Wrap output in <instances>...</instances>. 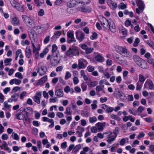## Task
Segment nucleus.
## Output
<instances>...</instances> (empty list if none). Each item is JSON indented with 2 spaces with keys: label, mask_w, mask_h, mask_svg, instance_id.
Instances as JSON below:
<instances>
[{
  "label": "nucleus",
  "mask_w": 154,
  "mask_h": 154,
  "mask_svg": "<svg viewBox=\"0 0 154 154\" xmlns=\"http://www.w3.org/2000/svg\"><path fill=\"white\" fill-rule=\"evenodd\" d=\"M115 51L118 53L122 55L124 57L130 58L132 57L131 53L128 50L126 47L116 45L114 46Z\"/></svg>",
  "instance_id": "1"
},
{
  "label": "nucleus",
  "mask_w": 154,
  "mask_h": 154,
  "mask_svg": "<svg viewBox=\"0 0 154 154\" xmlns=\"http://www.w3.org/2000/svg\"><path fill=\"white\" fill-rule=\"evenodd\" d=\"M103 134L104 137L107 139L106 141L109 143L111 144L116 140L112 132L111 131H107L103 133Z\"/></svg>",
  "instance_id": "2"
},
{
  "label": "nucleus",
  "mask_w": 154,
  "mask_h": 154,
  "mask_svg": "<svg viewBox=\"0 0 154 154\" xmlns=\"http://www.w3.org/2000/svg\"><path fill=\"white\" fill-rule=\"evenodd\" d=\"M136 1L138 7V8H136V12L139 14L140 13L143 12L145 6L143 2L141 0H136Z\"/></svg>",
  "instance_id": "3"
},
{
  "label": "nucleus",
  "mask_w": 154,
  "mask_h": 154,
  "mask_svg": "<svg viewBox=\"0 0 154 154\" xmlns=\"http://www.w3.org/2000/svg\"><path fill=\"white\" fill-rule=\"evenodd\" d=\"M78 54V50L75 48H69L65 53V55L69 57H72Z\"/></svg>",
  "instance_id": "4"
},
{
  "label": "nucleus",
  "mask_w": 154,
  "mask_h": 154,
  "mask_svg": "<svg viewBox=\"0 0 154 154\" xmlns=\"http://www.w3.org/2000/svg\"><path fill=\"white\" fill-rule=\"evenodd\" d=\"M60 60L57 54L52 56L50 58V63L52 66H56L60 63Z\"/></svg>",
  "instance_id": "5"
},
{
  "label": "nucleus",
  "mask_w": 154,
  "mask_h": 154,
  "mask_svg": "<svg viewBox=\"0 0 154 154\" xmlns=\"http://www.w3.org/2000/svg\"><path fill=\"white\" fill-rule=\"evenodd\" d=\"M28 112H26V113L25 114L23 113H20L17 115V118L19 120H23L24 124L26 125L28 118Z\"/></svg>",
  "instance_id": "6"
},
{
  "label": "nucleus",
  "mask_w": 154,
  "mask_h": 154,
  "mask_svg": "<svg viewBox=\"0 0 154 154\" xmlns=\"http://www.w3.org/2000/svg\"><path fill=\"white\" fill-rule=\"evenodd\" d=\"M22 18L24 23L27 25L31 26H34V22L30 17L26 15H23Z\"/></svg>",
  "instance_id": "7"
},
{
  "label": "nucleus",
  "mask_w": 154,
  "mask_h": 154,
  "mask_svg": "<svg viewBox=\"0 0 154 154\" xmlns=\"http://www.w3.org/2000/svg\"><path fill=\"white\" fill-rule=\"evenodd\" d=\"M67 42L69 44H70L73 42H75L76 40L74 37V34L73 32L71 31H68L67 33Z\"/></svg>",
  "instance_id": "8"
},
{
  "label": "nucleus",
  "mask_w": 154,
  "mask_h": 154,
  "mask_svg": "<svg viewBox=\"0 0 154 154\" xmlns=\"http://www.w3.org/2000/svg\"><path fill=\"white\" fill-rule=\"evenodd\" d=\"M112 20H107L105 18H103L101 20L100 23L101 25L106 29H109V27L110 23Z\"/></svg>",
  "instance_id": "9"
},
{
  "label": "nucleus",
  "mask_w": 154,
  "mask_h": 154,
  "mask_svg": "<svg viewBox=\"0 0 154 154\" xmlns=\"http://www.w3.org/2000/svg\"><path fill=\"white\" fill-rule=\"evenodd\" d=\"M75 35L76 38L80 42L82 41L85 38V34L82 32L76 31Z\"/></svg>",
  "instance_id": "10"
},
{
  "label": "nucleus",
  "mask_w": 154,
  "mask_h": 154,
  "mask_svg": "<svg viewBox=\"0 0 154 154\" xmlns=\"http://www.w3.org/2000/svg\"><path fill=\"white\" fill-rule=\"evenodd\" d=\"M101 108L103 109L105 112L107 113H111L114 110L113 107H109L108 105L105 104L102 105Z\"/></svg>",
  "instance_id": "11"
},
{
  "label": "nucleus",
  "mask_w": 154,
  "mask_h": 154,
  "mask_svg": "<svg viewBox=\"0 0 154 154\" xmlns=\"http://www.w3.org/2000/svg\"><path fill=\"white\" fill-rule=\"evenodd\" d=\"M42 96V93L38 92L36 93L35 95L33 97L32 99L34 101L38 104L40 103V99Z\"/></svg>",
  "instance_id": "12"
},
{
  "label": "nucleus",
  "mask_w": 154,
  "mask_h": 154,
  "mask_svg": "<svg viewBox=\"0 0 154 154\" xmlns=\"http://www.w3.org/2000/svg\"><path fill=\"white\" fill-rule=\"evenodd\" d=\"M86 61L83 59H81L78 61V67L79 69H84L86 67V65H85L84 64L86 63Z\"/></svg>",
  "instance_id": "13"
},
{
  "label": "nucleus",
  "mask_w": 154,
  "mask_h": 154,
  "mask_svg": "<svg viewBox=\"0 0 154 154\" xmlns=\"http://www.w3.org/2000/svg\"><path fill=\"white\" fill-rule=\"evenodd\" d=\"M97 55L95 57V60L97 62L102 63L105 61V58L102 54L99 53H97Z\"/></svg>",
  "instance_id": "14"
},
{
  "label": "nucleus",
  "mask_w": 154,
  "mask_h": 154,
  "mask_svg": "<svg viewBox=\"0 0 154 154\" xmlns=\"http://www.w3.org/2000/svg\"><path fill=\"white\" fill-rule=\"evenodd\" d=\"M107 3L112 10H114L117 7V4L112 0H107Z\"/></svg>",
  "instance_id": "15"
},
{
  "label": "nucleus",
  "mask_w": 154,
  "mask_h": 154,
  "mask_svg": "<svg viewBox=\"0 0 154 154\" xmlns=\"http://www.w3.org/2000/svg\"><path fill=\"white\" fill-rule=\"evenodd\" d=\"M47 71V68L45 66H42L38 68L37 72L39 74V75L42 76L44 75Z\"/></svg>",
  "instance_id": "16"
},
{
  "label": "nucleus",
  "mask_w": 154,
  "mask_h": 154,
  "mask_svg": "<svg viewBox=\"0 0 154 154\" xmlns=\"http://www.w3.org/2000/svg\"><path fill=\"white\" fill-rule=\"evenodd\" d=\"M110 23L109 28L108 29H110L112 32H115L116 31V29L114 22L112 20Z\"/></svg>",
  "instance_id": "17"
},
{
  "label": "nucleus",
  "mask_w": 154,
  "mask_h": 154,
  "mask_svg": "<svg viewBox=\"0 0 154 154\" xmlns=\"http://www.w3.org/2000/svg\"><path fill=\"white\" fill-rule=\"evenodd\" d=\"M140 64H139L138 66L143 69H147L149 67L147 63L143 60L142 61V62L140 63Z\"/></svg>",
  "instance_id": "18"
},
{
  "label": "nucleus",
  "mask_w": 154,
  "mask_h": 154,
  "mask_svg": "<svg viewBox=\"0 0 154 154\" xmlns=\"http://www.w3.org/2000/svg\"><path fill=\"white\" fill-rule=\"evenodd\" d=\"M133 58L134 62L138 65L139 64H140V63L141 62H142V61L143 60L142 58H140L137 55L133 56Z\"/></svg>",
  "instance_id": "19"
},
{
  "label": "nucleus",
  "mask_w": 154,
  "mask_h": 154,
  "mask_svg": "<svg viewBox=\"0 0 154 154\" xmlns=\"http://www.w3.org/2000/svg\"><path fill=\"white\" fill-rule=\"evenodd\" d=\"M21 81L20 80L15 78L10 80L9 83L11 85H12L14 83L16 85H19L21 84Z\"/></svg>",
  "instance_id": "20"
},
{
  "label": "nucleus",
  "mask_w": 154,
  "mask_h": 154,
  "mask_svg": "<svg viewBox=\"0 0 154 154\" xmlns=\"http://www.w3.org/2000/svg\"><path fill=\"white\" fill-rule=\"evenodd\" d=\"M25 52L26 57L28 58L30 57L31 54V51L29 47H27L26 48Z\"/></svg>",
  "instance_id": "21"
},
{
  "label": "nucleus",
  "mask_w": 154,
  "mask_h": 154,
  "mask_svg": "<svg viewBox=\"0 0 154 154\" xmlns=\"http://www.w3.org/2000/svg\"><path fill=\"white\" fill-rule=\"evenodd\" d=\"M77 0H70L67 3V5L69 8L74 7L76 4V2Z\"/></svg>",
  "instance_id": "22"
},
{
  "label": "nucleus",
  "mask_w": 154,
  "mask_h": 154,
  "mask_svg": "<svg viewBox=\"0 0 154 154\" xmlns=\"http://www.w3.org/2000/svg\"><path fill=\"white\" fill-rule=\"evenodd\" d=\"M55 95L58 97H62L63 95V92L61 89L57 90L55 92Z\"/></svg>",
  "instance_id": "23"
},
{
  "label": "nucleus",
  "mask_w": 154,
  "mask_h": 154,
  "mask_svg": "<svg viewBox=\"0 0 154 154\" xmlns=\"http://www.w3.org/2000/svg\"><path fill=\"white\" fill-rule=\"evenodd\" d=\"M87 84L90 87H94L97 85L98 84V82L97 81L92 82L90 80V81L88 82Z\"/></svg>",
  "instance_id": "24"
},
{
  "label": "nucleus",
  "mask_w": 154,
  "mask_h": 154,
  "mask_svg": "<svg viewBox=\"0 0 154 154\" xmlns=\"http://www.w3.org/2000/svg\"><path fill=\"white\" fill-rule=\"evenodd\" d=\"M146 83L147 84L149 89L151 90L154 89V85L151 80H148L146 82L145 84Z\"/></svg>",
  "instance_id": "25"
},
{
  "label": "nucleus",
  "mask_w": 154,
  "mask_h": 154,
  "mask_svg": "<svg viewBox=\"0 0 154 154\" xmlns=\"http://www.w3.org/2000/svg\"><path fill=\"white\" fill-rule=\"evenodd\" d=\"M11 23L14 26H17L19 24V20L16 17H15L12 19Z\"/></svg>",
  "instance_id": "26"
},
{
  "label": "nucleus",
  "mask_w": 154,
  "mask_h": 154,
  "mask_svg": "<svg viewBox=\"0 0 154 154\" xmlns=\"http://www.w3.org/2000/svg\"><path fill=\"white\" fill-rule=\"evenodd\" d=\"M119 29L121 33L123 35H126L127 30L123 26H121L119 27Z\"/></svg>",
  "instance_id": "27"
},
{
  "label": "nucleus",
  "mask_w": 154,
  "mask_h": 154,
  "mask_svg": "<svg viewBox=\"0 0 154 154\" xmlns=\"http://www.w3.org/2000/svg\"><path fill=\"white\" fill-rule=\"evenodd\" d=\"M15 8L21 12H23L24 10V5H20L18 4Z\"/></svg>",
  "instance_id": "28"
},
{
  "label": "nucleus",
  "mask_w": 154,
  "mask_h": 154,
  "mask_svg": "<svg viewBox=\"0 0 154 154\" xmlns=\"http://www.w3.org/2000/svg\"><path fill=\"white\" fill-rule=\"evenodd\" d=\"M110 116L111 119L116 120L118 121H120L121 120V118L119 116L114 114H111Z\"/></svg>",
  "instance_id": "29"
},
{
  "label": "nucleus",
  "mask_w": 154,
  "mask_h": 154,
  "mask_svg": "<svg viewBox=\"0 0 154 154\" xmlns=\"http://www.w3.org/2000/svg\"><path fill=\"white\" fill-rule=\"evenodd\" d=\"M48 46H47V47H46L45 48V49H44L43 50L42 52L40 54V56L41 58H43L44 57V56L45 55H46L48 53Z\"/></svg>",
  "instance_id": "30"
},
{
  "label": "nucleus",
  "mask_w": 154,
  "mask_h": 154,
  "mask_svg": "<svg viewBox=\"0 0 154 154\" xmlns=\"http://www.w3.org/2000/svg\"><path fill=\"white\" fill-rule=\"evenodd\" d=\"M95 126L97 127V129L100 131H102L103 129V124L100 122H98L96 124Z\"/></svg>",
  "instance_id": "31"
},
{
  "label": "nucleus",
  "mask_w": 154,
  "mask_h": 154,
  "mask_svg": "<svg viewBox=\"0 0 154 154\" xmlns=\"http://www.w3.org/2000/svg\"><path fill=\"white\" fill-rule=\"evenodd\" d=\"M19 96V94H16L11 96V98L13 101L16 102L18 100V97Z\"/></svg>",
  "instance_id": "32"
},
{
  "label": "nucleus",
  "mask_w": 154,
  "mask_h": 154,
  "mask_svg": "<svg viewBox=\"0 0 154 154\" xmlns=\"http://www.w3.org/2000/svg\"><path fill=\"white\" fill-rule=\"evenodd\" d=\"M47 76H45L42 78L39 81L37 85H42L47 80Z\"/></svg>",
  "instance_id": "33"
},
{
  "label": "nucleus",
  "mask_w": 154,
  "mask_h": 154,
  "mask_svg": "<svg viewBox=\"0 0 154 154\" xmlns=\"http://www.w3.org/2000/svg\"><path fill=\"white\" fill-rule=\"evenodd\" d=\"M11 137L19 141L20 140L19 136L17 133H15L14 132L12 133Z\"/></svg>",
  "instance_id": "34"
},
{
  "label": "nucleus",
  "mask_w": 154,
  "mask_h": 154,
  "mask_svg": "<svg viewBox=\"0 0 154 154\" xmlns=\"http://www.w3.org/2000/svg\"><path fill=\"white\" fill-rule=\"evenodd\" d=\"M119 128L118 127H116L113 131V134H114L113 136L115 140L118 134L119 133Z\"/></svg>",
  "instance_id": "35"
},
{
  "label": "nucleus",
  "mask_w": 154,
  "mask_h": 154,
  "mask_svg": "<svg viewBox=\"0 0 154 154\" xmlns=\"http://www.w3.org/2000/svg\"><path fill=\"white\" fill-rule=\"evenodd\" d=\"M80 11L83 12H90L91 11V9L90 7H82L80 8Z\"/></svg>",
  "instance_id": "36"
},
{
  "label": "nucleus",
  "mask_w": 154,
  "mask_h": 154,
  "mask_svg": "<svg viewBox=\"0 0 154 154\" xmlns=\"http://www.w3.org/2000/svg\"><path fill=\"white\" fill-rule=\"evenodd\" d=\"M12 60L11 58H6L4 61V63L5 64V66L8 65H10V62L12 61Z\"/></svg>",
  "instance_id": "37"
},
{
  "label": "nucleus",
  "mask_w": 154,
  "mask_h": 154,
  "mask_svg": "<svg viewBox=\"0 0 154 154\" xmlns=\"http://www.w3.org/2000/svg\"><path fill=\"white\" fill-rule=\"evenodd\" d=\"M81 148V146L80 144L77 145L73 149L72 152L74 153L77 152Z\"/></svg>",
  "instance_id": "38"
},
{
  "label": "nucleus",
  "mask_w": 154,
  "mask_h": 154,
  "mask_svg": "<svg viewBox=\"0 0 154 154\" xmlns=\"http://www.w3.org/2000/svg\"><path fill=\"white\" fill-rule=\"evenodd\" d=\"M81 114L82 116L83 117H87L89 116V113L86 110H83L82 111Z\"/></svg>",
  "instance_id": "39"
},
{
  "label": "nucleus",
  "mask_w": 154,
  "mask_h": 154,
  "mask_svg": "<svg viewBox=\"0 0 154 154\" xmlns=\"http://www.w3.org/2000/svg\"><path fill=\"white\" fill-rule=\"evenodd\" d=\"M65 114L71 116L72 114V110L70 107H67L66 109V111L64 112Z\"/></svg>",
  "instance_id": "40"
},
{
  "label": "nucleus",
  "mask_w": 154,
  "mask_h": 154,
  "mask_svg": "<svg viewBox=\"0 0 154 154\" xmlns=\"http://www.w3.org/2000/svg\"><path fill=\"white\" fill-rule=\"evenodd\" d=\"M1 149L5 150L8 147V145L6 142L3 141L2 143V146H0Z\"/></svg>",
  "instance_id": "41"
},
{
  "label": "nucleus",
  "mask_w": 154,
  "mask_h": 154,
  "mask_svg": "<svg viewBox=\"0 0 154 154\" xmlns=\"http://www.w3.org/2000/svg\"><path fill=\"white\" fill-rule=\"evenodd\" d=\"M127 4H125L123 3H121L118 5V7L119 9H124L127 8Z\"/></svg>",
  "instance_id": "42"
},
{
  "label": "nucleus",
  "mask_w": 154,
  "mask_h": 154,
  "mask_svg": "<svg viewBox=\"0 0 154 154\" xmlns=\"http://www.w3.org/2000/svg\"><path fill=\"white\" fill-rule=\"evenodd\" d=\"M97 121V119L96 117L93 116L92 117H90L89 119V122L91 123H93Z\"/></svg>",
  "instance_id": "43"
},
{
  "label": "nucleus",
  "mask_w": 154,
  "mask_h": 154,
  "mask_svg": "<svg viewBox=\"0 0 154 154\" xmlns=\"http://www.w3.org/2000/svg\"><path fill=\"white\" fill-rule=\"evenodd\" d=\"M26 109H27V110L29 111V112H32L33 111L32 109L30 107H26V109H25L24 107H22L20 109V110L21 111L23 110L22 111L23 112V111H25Z\"/></svg>",
  "instance_id": "44"
},
{
  "label": "nucleus",
  "mask_w": 154,
  "mask_h": 154,
  "mask_svg": "<svg viewBox=\"0 0 154 154\" xmlns=\"http://www.w3.org/2000/svg\"><path fill=\"white\" fill-rule=\"evenodd\" d=\"M71 77V73L69 71H66V74L65 77V79L68 80Z\"/></svg>",
  "instance_id": "45"
},
{
  "label": "nucleus",
  "mask_w": 154,
  "mask_h": 154,
  "mask_svg": "<svg viewBox=\"0 0 154 154\" xmlns=\"http://www.w3.org/2000/svg\"><path fill=\"white\" fill-rule=\"evenodd\" d=\"M98 34L95 32H93L92 35L90 37V38L91 40L95 39L97 38Z\"/></svg>",
  "instance_id": "46"
},
{
  "label": "nucleus",
  "mask_w": 154,
  "mask_h": 154,
  "mask_svg": "<svg viewBox=\"0 0 154 154\" xmlns=\"http://www.w3.org/2000/svg\"><path fill=\"white\" fill-rule=\"evenodd\" d=\"M112 56L113 59L116 61H119V59L120 57L119 55L116 53H113L112 54Z\"/></svg>",
  "instance_id": "47"
},
{
  "label": "nucleus",
  "mask_w": 154,
  "mask_h": 154,
  "mask_svg": "<svg viewBox=\"0 0 154 154\" xmlns=\"http://www.w3.org/2000/svg\"><path fill=\"white\" fill-rule=\"evenodd\" d=\"M142 86V83L138 82L137 83L136 89L137 90H140Z\"/></svg>",
  "instance_id": "48"
},
{
  "label": "nucleus",
  "mask_w": 154,
  "mask_h": 154,
  "mask_svg": "<svg viewBox=\"0 0 154 154\" xmlns=\"http://www.w3.org/2000/svg\"><path fill=\"white\" fill-rule=\"evenodd\" d=\"M15 77H17L20 79H22L23 78V76L21 73L19 72L16 73L15 75Z\"/></svg>",
  "instance_id": "49"
},
{
  "label": "nucleus",
  "mask_w": 154,
  "mask_h": 154,
  "mask_svg": "<svg viewBox=\"0 0 154 154\" xmlns=\"http://www.w3.org/2000/svg\"><path fill=\"white\" fill-rule=\"evenodd\" d=\"M118 95V96L122 100H124V98H123V97H126L125 94L122 92H121L120 91L119 92Z\"/></svg>",
  "instance_id": "50"
},
{
  "label": "nucleus",
  "mask_w": 154,
  "mask_h": 154,
  "mask_svg": "<svg viewBox=\"0 0 154 154\" xmlns=\"http://www.w3.org/2000/svg\"><path fill=\"white\" fill-rule=\"evenodd\" d=\"M139 79L140 82H142V83L145 80L144 77L140 74L139 75Z\"/></svg>",
  "instance_id": "51"
},
{
  "label": "nucleus",
  "mask_w": 154,
  "mask_h": 154,
  "mask_svg": "<svg viewBox=\"0 0 154 154\" xmlns=\"http://www.w3.org/2000/svg\"><path fill=\"white\" fill-rule=\"evenodd\" d=\"M81 88L83 92L87 90V85L85 83L83 82L81 85Z\"/></svg>",
  "instance_id": "52"
},
{
  "label": "nucleus",
  "mask_w": 154,
  "mask_h": 154,
  "mask_svg": "<svg viewBox=\"0 0 154 154\" xmlns=\"http://www.w3.org/2000/svg\"><path fill=\"white\" fill-rule=\"evenodd\" d=\"M94 49L92 48H88L85 51L86 53L87 54H88L91 53L94 50Z\"/></svg>",
  "instance_id": "53"
},
{
  "label": "nucleus",
  "mask_w": 154,
  "mask_h": 154,
  "mask_svg": "<svg viewBox=\"0 0 154 154\" xmlns=\"http://www.w3.org/2000/svg\"><path fill=\"white\" fill-rule=\"evenodd\" d=\"M27 93L25 91H23L22 92L20 96V98L21 99L23 100L24 97L27 95Z\"/></svg>",
  "instance_id": "54"
},
{
  "label": "nucleus",
  "mask_w": 154,
  "mask_h": 154,
  "mask_svg": "<svg viewBox=\"0 0 154 154\" xmlns=\"http://www.w3.org/2000/svg\"><path fill=\"white\" fill-rule=\"evenodd\" d=\"M140 42L139 39L138 38H136L133 44V46L134 47H137L138 45V44Z\"/></svg>",
  "instance_id": "55"
},
{
  "label": "nucleus",
  "mask_w": 154,
  "mask_h": 154,
  "mask_svg": "<svg viewBox=\"0 0 154 154\" xmlns=\"http://www.w3.org/2000/svg\"><path fill=\"white\" fill-rule=\"evenodd\" d=\"M77 132H80L82 133L84 131L85 129L84 128L81 127L80 126H78L77 129Z\"/></svg>",
  "instance_id": "56"
},
{
  "label": "nucleus",
  "mask_w": 154,
  "mask_h": 154,
  "mask_svg": "<svg viewBox=\"0 0 154 154\" xmlns=\"http://www.w3.org/2000/svg\"><path fill=\"white\" fill-rule=\"evenodd\" d=\"M87 69L88 72H92L94 70V68L92 66L89 65L87 67Z\"/></svg>",
  "instance_id": "57"
},
{
  "label": "nucleus",
  "mask_w": 154,
  "mask_h": 154,
  "mask_svg": "<svg viewBox=\"0 0 154 154\" xmlns=\"http://www.w3.org/2000/svg\"><path fill=\"white\" fill-rule=\"evenodd\" d=\"M45 14V11L43 9H40L38 12V15L40 16H42Z\"/></svg>",
  "instance_id": "58"
},
{
  "label": "nucleus",
  "mask_w": 154,
  "mask_h": 154,
  "mask_svg": "<svg viewBox=\"0 0 154 154\" xmlns=\"http://www.w3.org/2000/svg\"><path fill=\"white\" fill-rule=\"evenodd\" d=\"M67 146V142H64L61 144V148L62 149H65Z\"/></svg>",
  "instance_id": "59"
},
{
  "label": "nucleus",
  "mask_w": 154,
  "mask_h": 154,
  "mask_svg": "<svg viewBox=\"0 0 154 154\" xmlns=\"http://www.w3.org/2000/svg\"><path fill=\"white\" fill-rule=\"evenodd\" d=\"M125 24L126 26L128 27L131 25V22L130 20L128 19L125 22Z\"/></svg>",
  "instance_id": "60"
},
{
  "label": "nucleus",
  "mask_w": 154,
  "mask_h": 154,
  "mask_svg": "<svg viewBox=\"0 0 154 154\" xmlns=\"http://www.w3.org/2000/svg\"><path fill=\"white\" fill-rule=\"evenodd\" d=\"M57 49V47L56 45L54 44L52 45V51L53 53H54L56 51Z\"/></svg>",
  "instance_id": "61"
},
{
  "label": "nucleus",
  "mask_w": 154,
  "mask_h": 154,
  "mask_svg": "<svg viewBox=\"0 0 154 154\" xmlns=\"http://www.w3.org/2000/svg\"><path fill=\"white\" fill-rule=\"evenodd\" d=\"M49 122L51 123V124L49 125V127L52 128L54 126V121L52 119H49Z\"/></svg>",
  "instance_id": "62"
},
{
  "label": "nucleus",
  "mask_w": 154,
  "mask_h": 154,
  "mask_svg": "<svg viewBox=\"0 0 154 154\" xmlns=\"http://www.w3.org/2000/svg\"><path fill=\"white\" fill-rule=\"evenodd\" d=\"M63 2L62 0H56L54 3V4L56 5L59 6L60 4L62 3Z\"/></svg>",
  "instance_id": "63"
},
{
  "label": "nucleus",
  "mask_w": 154,
  "mask_h": 154,
  "mask_svg": "<svg viewBox=\"0 0 154 154\" xmlns=\"http://www.w3.org/2000/svg\"><path fill=\"white\" fill-rule=\"evenodd\" d=\"M73 82L74 85H77L79 82V80L77 77H74L73 79Z\"/></svg>",
  "instance_id": "64"
}]
</instances>
